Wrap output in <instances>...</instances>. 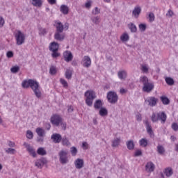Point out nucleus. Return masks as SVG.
Wrapping results in <instances>:
<instances>
[{
  "label": "nucleus",
  "mask_w": 178,
  "mask_h": 178,
  "mask_svg": "<svg viewBox=\"0 0 178 178\" xmlns=\"http://www.w3.org/2000/svg\"><path fill=\"white\" fill-rule=\"evenodd\" d=\"M23 88H29L31 87L37 98H41V88H40V83L35 80L28 79L24 80L22 82Z\"/></svg>",
  "instance_id": "f257e3e1"
},
{
  "label": "nucleus",
  "mask_w": 178,
  "mask_h": 178,
  "mask_svg": "<svg viewBox=\"0 0 178 178\" xmlns=\"http://www.w3.org/2000/svg\"><path fill=\"white\" fill-rule=\"evenodd\" d=\"M140 81L143 84V91H144V92H151L155 87L153 83H149L148 81V78L145 76H141L140 78Z\"/></svg>",
  "instance_id": "f03ea898"
},
{
  "label": "nucleus",
  "mask_w": 178,
  "mask_h": 178,
  "mask_svg": "<svg viewBox=\"0 0 178 178\" xmlns=\"http://www.w3.org/2000/svg\"><path fill=\"white\" fill-rule=\"evenodd\" d=\"M167 115L165 112H159L158 113H153L151 116V120L153 123H156L158 120H161V123L163 124L166 122Z\"/></svg>",
  "instance_id": "7ed1b4c3"
},
{
  "label": "nucleus",
  "mask_w": 178,
  "mask_h": 178,
  "mask_svg": "<svg viewBox=\"0 0 178 178\" xmlns=\"http://www.w3.org/2000/svg\"><path fill=\"white\" fill-rule=\"evenodd\" d=\"M86 100L85 102L88 106H92V104L94 102V99L97 98V95H95V92L93 90H87L85 94Z\"/></svg>",
  "instance_id": "20e7f679"
},
{
  "label": "nucleus",
  "mask_w": 178,
  "mask_h": 178,
  "mask_svg": "<svg viewBox=\"0 0 178 178\" xmlns=\"http://www.w3.org/2000/svg\"><path fill=\"white\" fill-rule=\"evenodd\" d=\"M17 45H23L26 41V35L22 32V31H16L15 33Z\"/></svg>",
  "instance_id": "39448f33"
},
{
  "label": "nucleus",
  "mask_w": 178,
  "mask_h": 178,
  "mask_svg": "<svg viewBox=\"0 0 178 178\" xmlns=\"http://www.w3.org/2000/svg\"><path fill=\"white\" fill-rule=\"evenodd\" d=\"M158 98L154 96H150L145 99V103H146V104L148 105V106L154 108V106H156V105H158Z\"/></svg>",
  "instance_id": "423d86ee"
},
{
  "label": "nucleus",
  "mask_w": 178,
  "mask_h": 178,
  "mask_svg": "<svg viewBox=\"0 0 178 178\" xmlns=\"http://www.w3.org/2000/svg\"><path fill=\"white\" fill-rule=\"evenodd\" d=\"M59 156V161L60 163L65 165L69 162V159L67 157V151L66 150H61L58 153Z\"/></svg>",
  "instance_id": "0eeeda50"
},
{
  "label": "nucleus",
  "mask_w": 178,
  "mask_h": 178,
  "mask_svg": "<svg viewBox=\"0 0 178 178\" xmlns=\"http://www.w3.org/2000/svg\"><path fill=\"white\" fill-rule=\"evenodd\" d=\"M107 99L110 104H116L118 102V97L114 91H110L107 93Z\"/></svg>",
  "instance_id": "6e6552de"
},
{
  "label": "nucleus",
  "mask_w": 178,
  "mask_h": 178,
  "mask_svg": "<svg viewBox=\"0 0 178 178\" xmlns=\"http://www.w3.org/2000/svg\"><path fill=\"white\" fill-rule=\"evenodd\" d=\"M63 122L62 117L58 114L53 115L51 118V123L54 126H59Z\"/></svg>",
  "instance_id": "1a4fd4ad"
},
{
  "label": "nucleus",
  "mask_w": 178,
  "mask_h": 178,
  "mask_svg": "<svg viewBox=\"0 0 178 178\" xmlns=\"http://www.w3.org/2000/svg\"><path fill=\"white\" fill-rule=\"evenodd\" d=\"M81 63L83 67H90L91 66V58L88 56H84Z\"/></svg>",
  "instance_id": "9d476101"
},
{
  "label": "nucleus",
  "mask_w": 178,
  "mask_h": 178,
  "mask_svg": "<svg viewBox=\"0 0 178 178\" xmlns=\"http://www.w3.org/2000/svg\"><path fill=\"white\" fill-rule=\"evenodd\" d=\"M145 169L147 173H152V172L155 170V164L151 161L147 162L145 165Z\"/></svg>",
  "instance_id": "9b49d317"
},
{
  "label": "nucleus",
  "mask_w": 178,
  "mask_h": 178,
  "mask_svg": "<svg viewBox=\"0 0 178 178\" xmlns=\"http://www.w3.org/2000/svg\"><path fill=\"white\" fill-rule=\"evenodd\" d=\"M51 139L55 144H59L62 141V135L59 134H53L51 136Z\"/></svg>",
  "instance_id": "f8f14e48"
},
{
  "label": "nucleus",
  "mask_w": 178,
  "mask_h": 178,
  "mask_svg": "<svg viewBox=\"0 0 178 178\" xmlns=\"http://www.w3.org/2000/svg\"><path fill=\"white\" fill-rule=\"evenodd\" d=\"M63 56L64 60H65V62H72V60H73V54L70 51H65L63 53Z\"/></svg>",
  "instance_id": "ddd939ff"
},
{
  "label": "nucleus",
  "mask_w": 178,
  "mask_h": 178,
  "mask_svg": "<svg viewBox=\"0 0 178 178\" xmlns=\"http://www.w3.org/2000/svg\"><path fill=\"white\" fill-rule=\"evenodd\" d=\"M74 163L76 169H82V168H84V160L82 159H76Z\"/></svg>",
  "instance_id": "4468645a"
},
{
  "label": "nucleus",
  "mask_w": 178,
  "mask_h": 178,
  "mask_svg": "<svg viewBox=\"0 0 178 178\" xmlns=\"http://www.w3.org/2000/svg\"><path fill=\"white\" fill-rule=\"evenodd\" d=\"M54 26L56 29V32L63 33V24H62V22H60V21H55Z\"/></svg>",
  "instance_id": "2eb2a0df"
},
{
  "label": "nucleus",
  "mask_w": 178,
  "mask_h": 178,
  "mask_svg": "<svg viewBox=\"0 0 178 178\" xmlns=\"http://www.w3.org/2000/svg\"><path fill=\"white\" fill-rule=\"evenodd\" d=\"M46 163H47V160L44 158H42V159H38L35 163V166H37V168H39L40 169H41L42 166H44V165Z\"/></svg>",
  "instance_id": "dca6fc26"
},
{
  "label": "nucleus",
  "mask_w": 178,
  "mask_h": 178,
  "mask_svg": "<svg viewBox=\"0 0 178 178\" xmlns=\"http://www.w3.org/2000/svg\"><path fill=\"white\" fill-rule=\"evenodd\" d=\"M118 76L120 80H126L127 79V71L120 70L118 72Z\"/></svg>",
  "instance_id": "f3484780"
},
{
  "label": "nucleus",
  "mask_w": 178,
  "mask_h": 178,
  "mask_svg": "<svg viewBox=\"0 0 178 178\" xmlns=\"http://www.w3.org/2000/svg\"><path fill=\"white\" fill-rule=\"evenodd\" d=\"M62 32H56L54 34V38L57 41H63L65 40V34L61 33Z\"/></svg>",
  "instance_id": "a211bd4d"
},
{
  "label": "nucleus",
  "mask_w": 178,
  "mask_h": 178,
  "mask_svg": "<svg viewBox=\"0 0 178 178\" xmlns=\"http://www.w3.org/2000/svg\"><path fill=\"white\" fill-rule=\"evenodd\" d=\"M49 51L51 52H55V51H58L59 49V44L57 42H53L50 44Z\"/></svg>",
  "instance_id": "6ab92c4d"
},
{
  "label": "nucleus",
  "mask_w": 178,
  "mask_h": 178,
  "mask_svg": "<svg viewBox=\"0 0 178 178\" xmlns=\"http://www.w3.org/2000/svg\"><path fill=\"white\" fill-rule=\"evenodd\" d=\"M146 124V130L148 134H149L150 137H152L154 136V131H152V127H151V124H149V122L148 121L145 122Z\"/></svg>",
  "instance_id": "aec40b11"
},
{
  "label": "nucleus",
  "mask_w": 178,
  "mask_h": 178,
  "mask_svg": "<svg viewBox=\"0 0 178 178\" xmlns=\"http://www.w3.org/2000/svg\"><path fill=\"white\" fill-rule=\"evenodd\" d=\"M60 11L63 15H67L69 13V7L66 5H61L60 7Z\"/></svg>",
  "instance_id": "412c9836"
},
{
  "label": "nucleus",
  "mask_w": 178,
  "mask_h": 178,
  "mask_svg": "<svg viewBox=\"0 0 178 178\" xmlns=\"http://www.w3.org/2000/svg\"><path fill=\"white\" fill-rule=\"evenodd\" d=\"M140 70L143 73L145 74H148V72L149 70V66L147 64H142L140 65Z\"/></svg>",
  "instance_id": "4be33fe9"
},
{
  "label": "nucleus",
  "mask_w": 178,
  "mask_h": 178,
  "mask_svg": "<svg viewBox=\"0 0 178 178\" xmlns=\"http://www.w3.org/2000/svg\"><path fill=\"white\" fill-rule=\"evenodd\" d=\"M120 40L122 42H127L129 40H130V36L129 35V33H124L120 36Z\"/></svg>",
  "instance_id": "5701e85b"
},
{
  "label": "nucleus",
  "mask_w": 178,
  "mask_h": 178,
  "mask_svg": "<svg viewBox=\"0 0 178 178\" xmlns=\"http://www.w3.org/2000/svg\"><path fill=\"white\" fill-rule=\"evenodd\" d=\"M35 132L39 137H44V136H45V130L41 127L37 128Z\"/></svg>",
  "instance_id": "b1692460"
},
{
  "label": "nucleus",
  "mask_w": 178,
  "mask_h": 178,
  "mask_svg": "<svg viewBox=\"0 0 178 178\" xmlns=\"http://www.w3.org/2000/svg\"><path fill=\"white\" fill-rule=\"evenodd\" d=\"M140 13H141V8L140 7H136L132 12V15L134 17H138Z\"/></svg>",
  "instance_id": "393cba45"
},
{
  "label": "nucleus",
  "mask_w": 178,
  "mask_h": 178,
  "mask_svg": "<svg viewBox=\"0 0 178 178\" xmlns=\"http://www.w3.org/2000/svg\"><path fill=\"white\" fill-rule=\"evenodd\" d=\"M91 21L94 24H99L101 23V17L93 16L91 17Z\"/></svg>",
  "instance_id": "a878e982"
},
{
  "label": "nucleus",
  "mask_w": 178,
  "mask_h": 178,
  "mask_svg": "<svg viewBox=\"0 0 178 178\" xmlns=\"http://www.w3.org/2000/svg\"><path fill=\"white\" fill-rule=\"evenodd\" d=\"M95 109H101L102 108V101L101 99H97L94 104Z\"/></svg>",
  "instance_id": "bb28decb"
},
{
  "label": "nucleus",
  "mask_w": 178,
  "mask_h": 178,
  "mask_svg": "<svg viewBox=\"0 0 178 178\" xmlns=\"http://www.w3.org/2000/svg\"><path fill=\"white\" fill-rule=\"evenodd\" d=\"M164 174L167 177H170L173 175V170L172 168H168L165 169Z\"/></svg>",
  "instance_id": "cd10ccee"
},
{
  "label": "nucleus",
  "mask_w": 178,
  "mask_h": 178,
  "mask_svg": "<svg viewBox=\"0 0 178 178\" xmlns=\"http://www.w3.org/2000/svg\"><path fill=\"white\" fill-rule=\"evenodd\" d=\"M128 27L131 33H136L137 31V26L131 22L128 24Z\"/></svg>",
  "instance_id": "c85d7f7f"
},
{
  "label": "nucleus",
  "mask_w": 178,
  "mask_h": 178,
  "mask_svg": "<svg viewBox=\"0 0 178 178\" xmlns=\"http://www.w3.org/2000/svg\"><path fill=\"white\" fill-rule=\"evenodd\" d=\"M160 99L161 102L163 104V105H169V104L170 103V101L169 100V99L165 96H161L160 97Z\"/></svg>",
  "instance_id": "c756f323"
},
{
  "label": "nucleus",
  "mask_w": 178,
  "mask_h": 178,
  "mask_svg": "<svg viewBox=\"0 0 178 178\" xmlns=\"http://www.w3.org/2000/svg\"><path fill=\"white\" fill-rule=\"evenodd\" d=\"M37 154L44 156L47 154V150L44 147H39L37 150Z\"/></svg>",
  "instance_id": "7c9ffc66"
},
{
  "label": "nucleus",
  "mask_w": 178,
  "mask_h": 178,
  "mask_svg": "<svg viewBox=\"0 0 178 178\" xmlns=\"http://www.w3.org/2000/svg\"><path fill=\"white\" fill-rule=\"evenodd\" d=\"M139 144L140 147H147L148 145V140L147 138H142L139 140Z\"/></svg>",
  "instance_id": "2f4dec72"
},
{
  "label": "nucleus",
  "mask_w": 178,
  "mask_h": 178,
  "mask_svg": "<svg viewBox=\"0 0 178 178\" xmlns=\"http://www.w3.org/2000/svg\"><path fill=\"white\" fill-rule=\"evenodd\" d=\"M120 144V138H116L112 141V147H116Z\"/></svg>",
  "instance_id": "473e14b6"
},
{
  "label": "nucleus",
  "mask_w": 178,
  "mask_h": 178,
  "mask_svg": "<svg viewBox=\"0 0 178 178\" xmlns=\"http://www.w3.org/2000/svg\"><path fill=\"white\" fill-rule=\"evenodd\" d=\"M127 147L128 149H134V142H133V140H128L127 142Z\"/></svg>",
  "instance_id": "72a5a7b5"
},
{
  "label": "nucleus",
  "mask_w": 178,
  "mask_h": 178,
  "mask_svg": "<svg viewBox=\"0 0 178 178\" xmlns=\"http://www.w3.org/2000/svg\"><path fill=\"white\" fill-rule=\"evenodd\" d=\"M165 83L168 86H173V84H175V80H173V79L170 77H165Z\"/></svg>",
  "instance_id": "f704fd0d"
},
{
  "label": "nucleus",
  "mask_w": 178,
  "mask_h": 178,
  "mask_svg": "<svg viewBox=\"0 0 178 178\" xmlns=\"http://www.w3.org/2000/svg\"><path fill=\"white\" fill-rule=\"evenodd\" d=\"M157 152L160 154V155H163V154L165 153V147L161 145H159L157 146Z\"/></svg>",
  "instance_id": "c9c22d12"
},
{
  "label": "nucleus",
  "mask_w": 178,
  "mask_h": 178,
  "mask_svg": "<svg viewBox=\"0 0 178 178\" xmlns=\"http://www.w3.org/2000/svg\"><path fill=\"white\" fill-rule=\"evenodd\" d=\"M63 145H65L66 147H69L70 145V142L69 141V139L67 138L64 137L61 139Z\"/></svg>",
  "instance_id": "e433bc0d"
},
{
  "label": "nucleus",
  "mask_w": 178,
  "mask_h": 178,
  "mask_svg": "<svg viewBox=\"0 0 178 178\" xmlns=\"http://www.w3.org/2000/svg\"><path fill=\"white\" fill-rule=\"evenodd\" d=\"M99 115L100 116H106V115H108V110L102 107L99 110Z\"/></svg>",
  "instance_id": "4c0bfd02"
},
{
  "label": "nucleus",
  "mask_w": 178,
  "mask_h": 178,
  "mask_svg": "<svg viewBox=\"0 0 178 178\" xmlns=\"http://www.w3.org/2000/svg\"><path fill=\"white\" fill-rule=\"evenodd\" d=\"M32 5L40 7L42 5V1L41 0H32Z\"/></svg>",
  "instance_id": "58836bf2"
},
{
  "label": "nucleus",
  "mask_w": 178,
  "mask_h": 178,
  "mask_svg": "<svg viewBox=\"0 0 178 178\" xmlns=\"http://www.w3.org/2000/svg\"><path fill=\"white\" fill-rule=\"evenodd\" d=\"M19 70H20V67L17 65L13 66L10 68L11 73H14V74L18 73Z\"/></svg>",
  "instance_id": "ea45409f"
},
{
  "label": "nucleus",
  "mask_w": 178,
  "mask_h": 178,
  "mask_svg": "<svg viewBox=\"0 0 178 178\" xmlns=\"http://www.w3.org/2000/svg\"><path fill=\"white\" fill-rule=\"evenodd\" d=\"M65 74V78L67 79V80H70V79H72V76L73 74L72 72V70H67Z\"/></svg>",
  "instance_id": "a19ab883"
},
{
  "label": "nucleus",
  "mask_w": 178,
  "mask_h": 178,
  "mask_svg": "<svg viewBox=\"0 0 178 178\" xmlns=\"http://www.w3.org/2000/svg\"><path fill=\"white\" fill-rule=\"evenodd\" d=\"M70 152L72 156H76L77 155V148L76 147H72L70 148Z\"/></svg>",
  "instance_id": "79ce46f5"
},
{
  "label": "nucleus",
  "mask_w": 178,
  "mask_h": 178,
  "mask_svg": "<svg viewBox=\"0 0 178 178\" xmlns=\"http://www.w3.org/2000/svg\"><path fill=\"white\" fill-rule=\"evenodd\" d=\"M33 137H34L33 132L30 130H28L26 131V138H29V140H33Z\"/></svg>",
  "instance_id": "37998d69"
},
{
  "label": "nucleus",
  "mask_w": 178,
  "mask_h": 178,
  "mask_svg": "<svg viewBox=\"0 0 178 178\" xmlns=\"http://www.w3.org/2000/svg\"><path fill=\"white\" fill-rule=\"evenodd\" d=\"M92 5V1L91 0H88L87 2L85 3V8L86 9H91Z\"/></svg>",
  "instance_id": "c03bdc74"
},
{
  "label": "nucleus",
  "mask_w": 178,
  "mask_h": 178,
  "mask_svg": "<svg viewBox=\"0 0 178 178\" xmlns=\"http://www.w3.org/2000/svg\"><path fill=\"white\" fill-rule=\"evenodd\" d=\"M92 13L95 15H99V13H101V10L99 8H98V7H95L92 10Z\"/></svg>",
  "instance_id": "a18cd8bd"
},
{
  "label": "nucleus",
  "mask_w": 178,
  "mask_h": 178,
  "mask_svg": "<svg viewBox=\"0 0 178 178\" xmlns=\"http://www.w3.org/2000/svg\"><path fill=\"white\" fill-rule=\"evenodd\" d=\"M139 30L142 32H144L145 30H147V25L145 24H140Z\"/></svg>",
  "instance_id": "49530a36"
},
{
  "label": "nucleus",
  "mask_w": 178,
  "mask_h": 178,
  "mask_svg": "<svg viewBox=\"0 0 178 178\" xmlns=\"http://www.w3.org/2000/svg\"><path fill=\"white\" fill-rule=\"evenodd\" d=\"M6 154H15L16 152V149L13 148H8L5 149Z\"/></svg>",
  "instance_id": "de8ad7c7"
},
{
  "label": "nucleus",
  "mask_w": 178,
  "mask_h": 178,
  "mask_svg": "<svg viewBox=\"0 0 178 178\" xmlns=\"http://www.w3.org/2000/svg\"><path fill=\"white\" fill-rule=\"evenodd\" d=\"M171 127L174 131H178V124L176 122H174L172 124Z\"/></svg>",
  "instance_id": "09e8293b"
},
{
  "label": "nucleus",
  "mask_w": 178,
  "mask_h": 178,
  "mask_svg": "<svg viewBox=\"0 0 178 178\" xmlns=\"http://www.w3.org/2000/svg\"><path fill=\"white\" fill-rule=\"evenodd\" d=\"M50 74H56V67L54 66H51L49 70Z\"/></svg>",
  "instance_id": "8fccbe9b"
},
{
  "label": "nucleus",
  "mask_w": 178,
  "mask_h": 178,
  "mask_svg": "<svg viewBox=\"0 0 178 178\" xmlns=\"http://www.w3.org/2000/svg\"><path fill=\"white\" fill-rule=\"evenodd\" d=\"M149 20L151 22H154V20H155V15H154V13H150L149 14Z\"/></svg>",
  "instance_id": "3c124183"
},
{
  "label": "nucleus",
  "mask_w": 178,
  "mask_h": 178,
  "mask_svg": "<svg viewBox=\"0 0 178 178\" xmlns=\"http://www.w3.org/2000/svg\"><path fill=\"white\" fill-rule=\"evenodd\" d=\"M51 56L52 58H58L60 56V54H59L58 51H52Z\"/></svg>",
  "instance_id": "603ef678"
},
{
  "label": "nucleus",
  "mask_w": 178,
  "mask_h": 178,
  "mask_svg": "<svg viewBox=\"0 0 178 178\" xmlns=\"http://www.w3.org/2000/svg\"><path fill=\"white\" fill-rule=\"evenodd\" d=\"M60 83L63 86V87H67V81L65 80L64 79H60Z\"/></svg>",
  "instance_id": "864d4df0"
},
{
  "label": "nucleus",
  "mask_w": 178,
  "mask_h": 178,
  "mask_svg": "<svg viewBox=\"0 0 178 178\" xmlns=\"http://www.w3.org/2000/svg\"><path fill=\"white\" fill-rule=\"evenodd\" d=\"M143 154V152L140 149H138L135 152L134 156H140Z\"/></svg>",
  "instance_id": "5fc2aeb1"
},
{
  "label": "nucleus",
  "mask_w": 178,
  "mask_h": 178,
  "mask_svg": "<svg viewBox=\"0 0 178 178\" xmlns=\"http://www.w3.org/2000/svg\"><path fill=\"white\" fill-rule=\"evenodd\" d=\"M3 24H5V19H3V17L0 16V29H1V27H3Z\"/></svg>",
  "instance_id": "6e6d98bb"
},
{
  "label": "nucleus",
  "mask_w": 178,
  "mask_h": 178,
  "mask_svg": "<svg viewBox=\"0 0 178 178\" xmlns=\"http://www.w3.org/2000/svg\"><path fill=\"white\" fill-rule=\"evenodd\" d=\"M25 147H26V149H27V151H28L29 152H31V151H32V150L34 149L33 148V147L30 146V145H29V144H26V143H25Z\"/></svg>",
  "instance_id": "4d7b16f0"
},
{
  "label": "nucleus",
  "mask_w": 178,
  "mask_h": 178,
  "mask_svg": "<svg viewBox=\"0 0 178 178\" xmlns=\"http://www.w3.org/2000/svg\"><path fill=\"white\" fill-rule=\"evenodd\" d=\"M6 56L8 58H13V51H9L6 53Z\"/></svg>",
  "instance_id": "13d9d810"
},
{
  "label": "nucleus",
  "mask_w": 178,
  "mask_h": 178,
  "mask_svg": "<svg viewBox=\"0 0 178 178\" xmlns=\"http://www.w3.org/2000/svg\"><path fill=\"white\" fill-rule=\"evenodd\" d=\"M30 155H32L33 158H35L37 156V153L35 152V150L33 149V150H31L29 152Z\"/></svg>",
  "instance_id": "bf43d9fd"
},
{
  "label": "nucleus",
  "mask_w": 178,
  "mask_h": 178,
  "mask_svg": "<svg viewBox=\"0 0 178 178\" xmlns=\"http://www.w3.org/2000/svg\"><path fill=\"white\" fill-rule=\"evenodd\" d=\"M8 147H10L11 148H13L16 146V145L15 144V142H13L10 140L8 142Z\"/></svg>",
  "instance_id": "052dcab7"
},
{
  "label": "nucleus",
  "mask_w": 178,
  "mask_h": 178,
  "mask_svg": "<svg viewBox=\"0 0 178 178\" xmlns=\"http://www.w3.org/2000/svg\"><path fill=\"white\" fill-rule=\"evenodd\" d=\"M82 147L83 149H88V143H87V142H83L82 143Z\"/></svg>",
  "instance_id": "680f3d73"
},
{
  "label": "nucleus",
  "mask_w": 178,
  "mask_h": 178,
  "mask_svg": "<svg viewBox=\"0 0 178 178\" xmlns=\"http://www.w3.org/2000/svg\"><path fill=\"white\" fill-rule=\"evenodd\" d=\"M166 16L172 17L173 16V11H172V10H168V13H166Z\"/></svg>",
  "instance_id": "e2e57ef3"
},
{
  "label": "nucleus",
  "mask_w": 178,
  "mask_h": 178,
  "mask_svg": "<svg viewBox=\"0 0 178 178\" xmlns=\"http://www.w3.org/2000/svg\"><path fill=\"white\" fill-rule=\"evenodd\" d=\"M136 120H137L138 122H141V120H142L141 114L138 113L136 115Z\"/></svg>",
  "instance_id": "0e129e2a"
},
{
  "label": "nucleus",
  "mask_w": 178,
  "mask_h": 178,
  "mask_svg": "<svg viewBox=\"0 0 178 178\" xmlns=\"http://www.w3.org/2000/svg\"><path fill=\"white\" fill-rule=\"evenodd\" d=\"M120 94H126V92H127V90L122 88L120 90Z\"/></svg>",
  "instance_id": "69168bd1"
},
{
  "label": "nucleus",
  "mask_w": 178,
  "mask_h": 178,
  "mask_svg": "<svg viewBox=\"0 0 178 178\" xmlns=\"http://www.w3.org/2000/svg\"><path fill=\"white\" fill-rule=\"evenodd\" d=\"M47 1L50 5H55L56 3V0H47Z\"/></svg>",
  "instance_id": "338daca9"
},
{
  "label": "nucleus",
  "mask_w": 178,
  "mask_h": 178,
  "mask_svg": "<svg viewBox=\"0 0 178 178\" xmlns=\"http://www.w3.org/2000/svg\"><path fill=\"white\" fill-rule=\"evenodd\" d=\"M63 29L65 30H68L69 29V24L65 23L63 26Z\"/></svg>",
  "instance_id": "774afa93"
}]
</instances>
